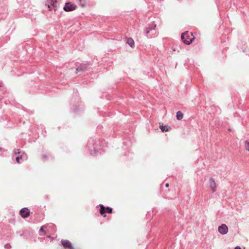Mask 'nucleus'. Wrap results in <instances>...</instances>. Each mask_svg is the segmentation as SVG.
<instances>
[{"label":"nucleus","mask_w":249,"mask_h":249,"mask_svg":"<svg viewBox=\"0 0 249 249\" xmlns=\"http://www.w3.org/2000/svg\"><path fill=\"white\" fill-rule=\"evenodd\" d=\"M195 39V37L192 33L187 31L181 35V39L184 44L186 45L190 44Z\"/></svg>","instance_id":"nucleus-1"},{"label":"nucleus","mask_w":249,"mask_h":249,"mask_svg":"<svg viewBox=\"0 0 249 249\" xmlns=\"http://www.w3.org/2000/svg\"><path fill=\"white\" fill-rule=\"evenodd\" d=\"M76 6L71 2H67L64 7V10L66 12L71 11L76 9Z\"/></svg>","instance_id":"nucleus-2"},{"label":"nucleus","mask_w":249,"mask_h":249,"mask_svg":"<svg viewBox=\"0 0 249 249\" xmlns=\"http://www.w3.org/2000/svg\"><path fill=\"white\" fill-rule=\"evenodd\" d=\"M218 231L221 234H225L228 232V228L226 224H222L218 228Z\"/></svg>","instance_id":"nucleus-3"},{"label":"nucleus","mask_w":249,"mask_h":249,"mask_svg":"<svg viewBox=\"0 0 249 249\" xmlns=\"http://www.w3.org/2000/svg\"><path fill=\"white\" fill-rule=\"evenodd\" d=\"M111 213L112 212V208L110 207H105L103 205H100V213L101 214L103 215L105 213Z\"/></svg>","instance_id":"nucleus-4"},{"label":"nucleus","mask_w":249,"mask_h":249,"mask_svg":"<svg viewBox=\"0 0 249 249\" xmlns=\"http://www.w3.org/2000/svg\"><path fill=\"white\" fill-rule=\"evenodd\" d=\"M30 212L27 208H24L22 209L20 211V214L23 218H26L30 215Z\"/></svg>","instance_id":"nucleus-5"},{"label":"nucleus","mask_w":249,"mask_h":249,"mask_svg":"<svg viewBox=\"0 0 249 249\" xmlns=\"http://www.w3.org/2000/svg\"><path fill=\"white\" fill-rule=\"evenodd\" d=\"M46 5H47L49 10L50 11H51L53 8H55L56 7V1H53V0H48Z\"/></svg>","instance_id":"nucleus-6"},{"label":"nucleus","mask_w":249,"mask_h":249,"mask_svg":"<svg viewBox=\"0 0 249 249\" xmlns=\"http://www.w3.org/2000/svg\"><path fill=\"white\" fill-rule=\"evenodd\" d=\"M61 243L63 246L65 248H68L69 249H73V248L72 247L71 244L69 240H62L61 241Z\"/></svg>","instance_id":"nucleus-7"},{"label":"nucleus","mask_w":249,"mask_h":249,"mask_svg":"<svg viewBox=\"0 0 249 249\" xmlns=\"http://www.w3.org/2000/svg\"><path fill=\"white\" fill-rule=\"evenodd\" d=\"M210 187L212 191L214 192L216 189V184L213 178H211L209 180Z\"/></svg>","instance_id":"nucleus-8"},{"label":"nucleus","mask_w":249,"mask_h":249,"mask_svg":"<svg viewBox=\"0 0 249 249\" xmlns=\"http://www.w3.org/2000/svg\"><path fill=\"white\" fill-rule=\"evenodd\" d=\"M126 43L132 48L134 47V46H135L134 41L132 38H126Z\"/></svg>","instance_id":"nucleus-9"},{"label":"nucleus","mask_w":249,"mask_h":249,"mask_svg":"<svg viewBox=\"0 0 249 249\" xmlns=\"http://www.w3.org/2000/svg\"><path fill=\"white\" fill-rule=\"evenodd\" d=\"M160 128L162 132H167L171 129L170 126L163 125H160Z\"/></svg>","instance_id":"nucleus-10"},{"label":"nucleus","mask_w":249,"mask_h":249,"mask_svg":"<svg viewBox=\"0 0 249 249\" xmlns=\"http://www.w3.org/2000/svg\"><path fill=\"white\" fill-rule=\"evenodd\" d=\"M183 116V113L181 111H178L177 113V118L178 120H180L182 119Z\"/></svg>","instance_id":"nucleus-11"},{"label":"nucleus","mask_w":249,"mask_h":249,"mask_svg":"<svg viewBox=\"0 0 249 249\" xmlns=\"http://www.w3.org/2000/svg\"><path fill=\"white\" fill-rule=\"evenodd\" d=\"M244 146L245 149L249 152V142L247 141H246L244 142Z\"/></svg>","instance_id":"nucleus-12"},{"label":"nucleus","mask_w":249,"mask_h":249,"mask_svg":"<svg viewBox=\"0 0 249 249\" xmlns=\"http://www.w3.org/2000/svg\"><path fill=\"white\" fill-rule=\"evenodd\" d=\"M46 227L45 226H43L41 227L40 229V232H44V234H45V232H44V228H45Z\"/></svg>","instance_id":"nucleus-13"},{"label":"nucleus","mask_w":249,"mask_h":249,"mask_svg":"<svg viewBox=\"0 0 249 249\" xmlns=\"http://www.w3.org/2000/svg\"><path fill=\"white\" fill-rule=\"evenodd\" d=\"M86 4H87L86 3H82V0H80V5L82 7H85L86 6Z\"/></svg>","instance_id":"nucleus-14"},{"label":"nucleus","mask_w":249,"mask_h":249,"mask_svg":"<svg viewBox=\"0 0 249 249\" xmlns=\"http://www.w3.org/2000/svg\"><path fill=\"white\" fill-rule=\"evenodd\" d=\"M21 159V156L16 158V161L18 163H19V160Z\"/></svg>","instance_id":"nucleus-15"},{"label":"nucleus","mask_w":249,"mask_h":249,"mask_svg":"<svg viewBox=\"0 0 249 249\" xmlns=\"http://www.w3.org/2000/svg\"><path fill=\"white\" fill-rule=\"evenodd\" d=\"M235 249H241L240 247L237 246V247H235Z\"/></svg>","instance_id":"nucleus-16"},{"label":"nucleus","mask_w":249,"mask_h":249,"mask_svg":"<svg viewBox=\"0 0 249 249\" xmlns=\"http://www.w3.org/2000/svg\"><path fill=\"white\" fill-rule=\"evenodd\" d=\"M169 183H166V184H165V187H169Z\"/></svg>","instance_id":"nucleus-17"},{"label":"nucleus","mask_w":249,"mask_h":249,"mask_svg":"<svg viewBox=\"0 0 249 249\" xmlns=\"http://www.w3.org/2000/svg\"><path fill=\"white\" fill-rule=\"evenodd\" d=\"M149 33V30H147L146 31V34H148Z\"/></svg>","instance_id":"nucleus-18"}]
</instances>
